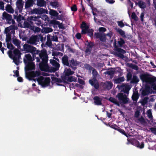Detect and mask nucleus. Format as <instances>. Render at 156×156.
I'll return each mask as SVG.
<instances>
[{
	"mask_svg": "<svg viewBox=\"0 0 156 156\" xmlns=\"http://www.w3.org/2000/svg\"><path fill=\"white\" fill-rule=\"evenodd\" d=\"M51 39L52 41L55 42L58 41V37L56 35H54V34H53V36L51 35Z\"/></svg>",
	"mask_w": 156,
	"mask_h": 156,
	"instance_id": "obj_54",
	"label": "nucleus"
},
{
	"mask_svg": "<svg viewBox=\"0 0 156 156\" xmlns=\"http://www.w3.org/2000/svg\"><path fill=\"white\" fill-rule=\"evenodd\" d=\"M108 124L109 127L116 130H117L119 127L116 124H113L112 123L109 122Z\"/></svg>",
	"mask_w": 156,
	"mask_h": 156,
	"instance_id": "obj_48",
	"label": "nucleus"
},
{
	"mask_svg": "<svg viewBox=\"0 0 156 156\" xmlns=\"http://www.w3.org/2000/svg\"><path fill=\"white\" fill-rule=\"evenodd\" d=\"M125 80V78L123 76L116 78L114 80V83L116 84L121 83Z\"/></svg>",
	"mask_w": 156,
	"mask_h": 156,
	"instance_id": "obj_31",
	"label": "nucleus"
},
{
	"mask_svg": "<svg viewBox=\"0 0 156 156\" xmlns=\"http://www.w3.org/2000/svg\"><path fill=\"white\" fill-rule=\"evenodd\" d=\"M6 11L10 13H13L14 10L11 5L7 4L5 7Z\"/></svg>",
	"mask_w": 156,
	"mask_h": 156,
	"instance_id": "obj_26",
	"label": "nucleus"
},
{
	"mask_svg": "<svg viewBox=\"0 0 156 156\" xmlns=\"http://www.w3.org/2000/svg\"><path fill=\"white\" fill-rule=\"evenodd\" d=\"M39 57L41 59L44 57L48 55L47 53L46 50H43L41 51V52L39 53Z\"/></svg>",
	"mask_w": 156,
	"mask_h": 156,
	"instance_id": "obj_33",
	"label": "nucleus"
},
{
	"mask_svg": "<svg viewBox=\"0 0 156 156\" xmlns=\"http://www.w3.org/2000/svg\"><path fill=\"white\" fill-rule=\"evenodd\" d=\"M62 79L64 83H67V81L69 82H75L76 80V78L72 76H68L67 77L63 76L62 78Z\"/></svg>",
	"mask_w": 156,
	"mask_h": 156,
	"instance_id": "obj_15",
	"label": "nucleus"
},
{
	"mask_svg": "<svg viewBox=\"0 0 156 156\" xmlns=\"http://www.w3.org/2000/svg\"><path fill=\"white\" fill-rule=\"evenodd\" d=\"M140 80L136 75H133V77L131 81V83H137Z\"/></svg>",
	"mask_w": 156,
	"mask_h": 156,
	"instance_id": "obj_37",
	"label": "nucleus"
},
{
	"mask_svg": "<svg viewBox=\"0 0 156 156\" xmlns=\"http://www.w3.org/2000/svg\"><path fill=\"white\" fill-rule=\"evenodd\" d=\"M94 103L95 105H102V100L98 96H96L93 98Z\"/></svg>",
	"mask_w": 156,
	"mask_h": 156,
	"instance_id": "obj_20",
	"label": "nucleus"
},
{
	"mask_svg": "<svg viewBox=\"0 0 156 156\" xmlns=\"http://www.w3.org/2000/svg\"><path fill=\"white\" fill-rule=\"evenodd\" d=\"M41 59H42V62H41L47 64V63L48 62V56L47 55L44 57H43V58H42Z\"/></svg>",
	"mask_w": 156,
	"mask_h": 156,
	"instance_id": "obj_62",
	"label": "nucleus"
},
{
	"mask_svg": "<svg viewBox=\"0 0 156 156\" xmlns=\"http://www.w3.org/2000/svg\"><path fill=\"white\" fill-rule=\"evenodd\" d=\"M132 143L133 145L140 149L143 148L144 147V143L143 142H142L141 143H140L138 141L135 140L133 141Z\"/></svg>",
	"mask_w": 156,
	"mask_h": 156,
	"instance_id": "obj_16",
	"label": "nucleus"
},
{
	"mask_svg": "<svg viewBox=\"0 0 156 156\" xmlns=\"http://www.w3.org/2000/svg\"><path fill=\"white\" fill-rule=\"evenodd\" d=\"M27 21L33 26L36 25L37 26H39L41 25V20H39L38 18L36 16L34 17L31 16L28 17L27 18Z\"/></svg>",
	"mask_w": 156,
	"mask_h": 156,
	"instance_id": "obj_8",
	"label": "nucleus"
},
{
	"mask_svg": "<svg viewBox=\"0 0 156 156\" xmlns=\"http://www.w3.org/2000/svg\"><path fill=\"white\" fill-rule=\"evenodd\" d=\"M92 74L93 75V78L89 81V83L92 86H94L96 89H98L99 87V83L97 80V77L98 75L97 71L94 68L92 69Z\"/></svg>",
	"mask_w": 156,
	"mask_h": 156,
	"instance_id": "obj_2",
	"label": "nucleus"
},
{
	"mask_svg": "<svg viewBox=\"0 0 156 156\" xmlns=\"http://www.w3.org/2000/svg\"><path fill=\"white\" fill-rule=\"evenodd\" d=\"M37 80L39 84L43 87H45L49 86L51 81L49 77L44 78L42 76H40Z\"/></svg>",
	"mask_w": 156,
	"mask_h": 156,
	"instance_id": "obj_5",
	"label": "nucleus"
},
{
	"mask_svg": "<svg viewBox=\"0 0 156 156\" xmlns=\"http://www.w3.org/2000/svg\"><path fill=\"white\" fill-rule=\"evenodd\" d=\"M23 48L24 51L27 52H30L32 53L34 58H35V54H38L39 52V51L36 50V48L27 44H24Z\"/></svg>",
	"mask_w": 156,
	"mask_h": 156,
	"instance_id": "obj_4",
	"label": "nucleus"
},
{
	"mask_svg": "<svg viewBox=\"0 0 156 156\" xmlns=\"http://www.w3.org/2000/svg\"><path fill=\"white\" fill-rule=\"evenodd\" d=\"M127 80L129 81L132 79V73L130 72H128L127 73L126 75Z\"/></svg>",
	"mask_w": 156,
	"mask_h": 156,
	"instance_id": "obj_50",
	"label": "nucleus"
},
{
	"mask_svg": "<svg viewBox=\"0 0 156 156\" xmlns=\"http://www.w3.org/2000/svg\"><path fill=\"white\" fill-rule=\"evenodd\" d=\"M113 85V84L112 82H109L107 83L106 85V87L108 90H109L112 89Z\"/></svg>",
	"mask_w": 156,
	"mask_h": 156,
	"instance_id": "obj_53",
	"label": "nucleus"
},
{
	"mask_svg": "<svg viewBox=\"0 0 156 156\" xmlns=\"http://www.w3.org/2000/svg\"><path fill=\"white\" fill-rule=\"evenodd\" d=\"M31 73L32 74V78L39 76L41 75V72L39 70L32 71Z\"/></svg>",
	"mask_w": 156,
	"mask_h": 156,
	"instance_id": "obj_25",
	"label": "nucleus"
},
{
	"mask_svg": "<svg viewBox=\"0 0 156 156\" xmlns=\"http://www.w3.org/2000/svg\"><path fill=\"white\" fill-rule=\"evenodd\" d=\"M34 3V1L33 0H27L25 4V8H28L32 6Z\"/></svg>",
	"mask_w": 156,
	"mask_h": 156,
	"instance_id": "obj_27",
	"label": "nucleus"
},
{
	"mask_svg": "<svg viewBox=\"0 0 156 156\" xmlns=\"http://www.w3.org/2000/svg\"><path fill=\"white\" fill-rule=\"evenodd\" d=\"M50 63L54 66L55 69H58L59 67V64L56 60L54 59H50Z\"/></svg>",
	"mask_w": 156,
	"mask_h": 156,
	"instance_id": "obj_22",
	"label": "nucleus"
},
{
	"mask_svg": "<svg viewBox=\"0 0 156 156\" xmlns=\"http://www.w3.org/2000/svg\"><path fill=\"white\" fill-rule=\"evenodd\" d=\"M114 73L115 71H114L110 70L105 72L104 74L110 76V77L112 78L113 77Z\"/></svg>",
	"mask_w": 156,
	"mask_h": 156,
	"instance_id": "obj_41",
	"label": "nucleus"
},
{
	"mask_svg": "<svg viewBox=\"0 0 156 156\" xmlns=\"http://www.w3.org/2000/svg\"><path fill=\"white\" fill-rule=\"evenodd\" d=\"M42 31L45 33H48L52 32L53 31V29L50 27H46L43 28Z\"/></svg>",
	"mask_w": 156,
	"mask_h": 156,
	"instance_id": "obj_38",
	"label": "nucleus"
},
{
	"mask_svg": "<svg viewBox=\"0 0 156 156\" xmlns=\"http://www.w3.org/2000/svg\"><path fill=\"white\" fill-rule=\"evenodd\" d=\"M7 53L9 57L11 59H12V60H13L14 55L12 54V51L11 50H9L8 51Z\"/></svg>",
	"mask_w": 156,
	"mask_h": 156,
	"instance_id": "obj_57",
	"label": "nucleus"
},
{
	"mask_svg": "<svg viewBox=\"0 0 156 156\" xmlns=\"http://www.w3.org/2000/svg\"><path fill=\"white\" fill-rule=\"evenodd\" d=\"M2 18L3 20H6L7 23L8 24H10L12 23L14 24L15 23L14 19H12V16L6 12H5L2 13Z\"/></svg>",
	"mask_w": 156,
	"mask_h": 156,
	"instance_id": "obj_7",
	"label": "nucleus"
},
{
	"mask_svg": "<svg viewBox=\"0 0 156 156\" xmlns=\"http://www.w3.org/2000/svg\"><path fill=\"white\" fill-rule=\"evenodd\" d=\"M108 100L110 102L117 105L118 106H119L120 105L118 101L114 98L110 97L109 98Z\"/></svg>",
	"mask_w": 156,
	"mask_h": 156,
	"instance_id": "obj_35",
	"label": "nucleus"
},
{
	"mask_svg": "<svg viewBox=\"0 0 156 156\" xmlns=\"http://www.w3.org/2000/svg\"><path fill=\"white\" fill-rule=\"evenodd\" d=\"M99 39L102 42H105L106 39V34L104 33H102Z\"/></svg>",
	"mask_w": 156,
	"mask_h": 156,
	"instance_id": "obj_47",
	"label": "nucleus"
},
{
	"mask_svg": "<svg viewBox=\"0 0 156 156\" xmlns=\"http://www.w3.org/2000/svg\"><path fill=\"white\" fill-rule=\"evenodd\" d=\"M24 63L26 65L25 68V71H27L35 69V65L34 62L32 61L30 62H27L24 60Z\"/></svg>",
	"mask_w": 156,
	"mask_h": 156,
	"instance_id": "obj_12",
	"label": "nucleus"
},
{
	"mask_svg": "<svg viewBox=\"0 0 156 156\" xmlns=\"http://www.w3.org/2000/svg\"><path fill=\"white\" fill-rule=\"evenodd\" d=\"M114 50L116 51L115 54V55L122 59L124 58L123 54L126 53L125 50L118 47L116 43L114 44Z\"/></svg>",
	"mask_w": 156,
	"mask_h": 156,
	"instance_id": "obj_6",
	"label": "nucleus"
},
{
	"mask_svg": "<svg viewBox=\"0 0 156 156\" xmlns=\"http://www.w3.org/2000/svg\"><path fill=\"white\" fill-rule=\"evenodd\" d=\"M117 32L123 37L124 38L126 37V34L124 31L121 29H118L117 30Z\"/></svg>",
	"mask_w": 156,
	"mask_h": 156,
	"instance_id": "obj_49",
	"label": "nucleus"
},
{
	"mask_svg": "<svg viewBox=\"0 0 156 156\" xmlns=\"http://www.w3.org/2000/svg\"><path fill=\"white\" fill-rule=\"evenodd\" d=\"M118 47L122 48L123 47V45L125 43V41L124 39L122 38L119 39V41H118Z\"/></svg>",
	"mask_w": 156,
	"mask_h": 156,
	"instance_id": "obj_39",
	"label": "nucleus"
},
{
	"mask_svg": "<svg viewBox=\"0 0 156 156\" xmlns=\"http://www.w3.org/2000/svg\"><path fill=\"white\" fill-rule=\"evenodd\" d=\"M132 98L134 101H137L139 98V95L137 91L133 93Z\"/></svg>",
	"mask_w": 156,
	"mask_h": 156,
	"instance_id": "obj_30",
	"label": "nucleus"
},
{
	"mask_svg": "<svg viewBox=\"0 0 156 156\" xmlns=\"http://www.w3.org/2000/svg\"><path fill=\"white\" fill-rule=\"evenodd\" d=\"M148 99V98L147 97L144 98L142 100V101L141 102V104L142 105H144L145 104H146L147 102V100Z\"/></svg>",
	"mask_w": 156,
	"mask_h": 156,
	"instance_id": "obj_59",
	"label": "nucleus"
},
{
	"mask_svg": "<svg viewBox=\"0 0 156 156\" xmlns=\"http://www.w3.org/2000/svg\"><path fill=\"white\" fill-rule=\"evenodd\" d=\"M62 62L64 66H67L71 68L73 70H75L77 68V66L80 62L77 61L74 58H71L69 60L68 57L65 55L62 57Z\"/></svg>",
	"mask_w": 156,
	"mask_h": 156,
	"instance_id": "obj_1",
	"label": "nucleus"
},
{
	"mask_svg": "<svg viewBox=\"0 0 156 156\" xmlns=\"http://www.w3.org/2000/svg\"><path fill=\"white\" fill-rule=\"evenodd\" d=\"M52 81L54 83H61L62 82L63 80L60 78L53 77L52 78Z\"/></svg>",
	"mask_w": 156,
	"mask_h": 156,
	"instance_id": "obj_43",
	"label": "nucleus"
},
{
	"mask_svg": "<svg viewBox=\"0 0 156 156\" xmlns=\"http://www.w3.org/2000/svg\"><path fill=\"white\" fill-rule=\"evenodd\" d=\"M11 39V34L10 33H8L6 35V38L5 39L6 42L7 43L9 42Z\"/></svg>",
	"mask_w": 156,
	"mask_h": 156,
	"instance_id": "obj_46",
	"label": "nucleus"
},
{
	"mask_svg": "<svg viewBox=\"0 0 156 156\" xmlns=\"http://www.w3.org/2000/svg\"><path fill=\"white\" fill-rule=\"evenodd\" d=\"M13 52L14 54L13 62L16 65H18L21 58L20 52L18 49L16 48L13 50Z\"/></svg>",
	"mask_w": 156,
	"mask_h": 156,
	"instance_id": "obj_9",
	"label": "nucleus"
},
{
	"mask_svg": "<svg viewBox=\"0 0 156 156\" xmlns=\"http://www.w3.org/2000/svg\"><path fill=\"white\" fill-rule=\"evenodd\" d=\"M31 71L30 72H27L26 71V76L27 78L30 79V78L32 77Z\"/></svg>",
	"mask_w": 156,
	"mask_h": 156,
	"instance_id": "obj_63",
	"label": "nucleus"
},
{
	"mask_svg": "<svg viewBox=\"0 0 156 156\" xmlns=\"http://www.w3.org/2000/svg\"><path fill=\"white\" fill-rule=\"evenodd\" d=\"M80 27L82 29L81 34L83 33H85L86 31L89 28V26L87 25L86 23L84 21L82 22Z\"/></svg>",
	"mask_w": 156,
	"mask_h": 156,
	"instance_id": "obj_18",
	"label": "nucleus"
},
{
	"mask_svg": "<svg viewBox=\"0 0 156 156\" xmlns=\"http://www.w3.org/2000/svg\"><path fill=\"white\" fill-rule=\"evenodd\" d=\"M150 88L148 86H146L144 88L141 90L140 91L142 96H144L149 94L150 93Z\"/></svg>",
	"mask_w": 156,
	"mask_h": 156,
	"instance_id": "obj_13",
	"label": "nucleus"
},
{
	"mask_svg": "<svg viewBox=\"0 0 156 156\" xmlns=\"http://www.w3.org/2000/svg\"><path fill=\"white\" fill-rule=\"evenodd\" d=\"M7 48L11 50H12L15 48L14 46L11 43H7Z\"/></svg>",
	"mask_w": 156,
	"mask_h": 156,
	"instance_id": "obj_51",
	"label": "nucleus"
},
{
	"mask_svg": "<svg viewBox=\"0 0 156 156\" xmlns=\"http://www.w3.org/2000/svg\"><path fill=\"white\" fill-rule=\"evenodd\" d=\"M49 14L51 16L56 17L57 16L58 13L55 10L50 9L49 12Z\"/></svg>",
	"mask_w": 156,
	"mask_h": 156,
	"instance_id": "obj_34",
	"label": "nucleus"
},
{
	"mask_svg": "<svg viewBox=\"0 0 156 156\" xmlns=\"http://www.w3.org/2000/svg\"><path fill=\"white\" fill-rule=\"evenodd\" d=\"M140 8L144 9L146 7L145 3L143 1H140L137 3Z\"/></svg>",
	"mask_w": 156,
	"mask_h": 156,
	"instance_id": "obj_45",
	"label": "nucleus"
},
{
	"mask_svg": "<svg viewBox=\"0 0 156 156\" xmlns=\"http://www.w3.org/2000/svg\"><path fill=\"white\" fill-rule=\"evenodd\" d=\"M46 10L43 8H40V9H35L32 10L30 11L31 14H41L42 13H45Z\"/></svg>",
	"mask_w": 156,
	"mask_h": 156,
	"instance_id": "obj_14",
	"label": "nucleus"
},
{
	"mask_svg": "<svg viewBox=\"0 0 156 156\" xmlns=\"http://www.w3.org/2000/svg\"><path fill=\"white\" fill-rule=\"evenodd\" d=\"M85 67L86 69H88L89 70H91L93 69L91 66L89 64H86L85 65Z\"/></svg>",
	"mask_w": 156,
	"mask_h": 156,
	"instance_id": "obj_61",
	"label": "nucleus"
},
{
	"mask_svg": "<svg viewBox=\"0 0 156 156\" xmlns=\"http://www.w3.org/2000/svg\"><path fill=\"white\" fill-rule=\"evenodd\" d=\"M50 5L54 7H58L59 6V3L58 1L51 2H50Z\"/></svg>",
	"mask_w": 156,
	"mask_h": 156,
	"instance_id": "obj_44",
	"label": "nucleus"
},
{
	"mask_svg": "<svg viewBox=\"0 0 156 156\" xmlns=\"http://www.w3.org/2000/svg\"><path fill=\"white\" fill-rule=\"evenodd\" d=\"M116 97H117L120 103L126 104L128 102V98L126 97L125 94H124L123 93H118Z\"/></svg>",
	"mask_w": 156,
	"mask_h": 156,
	"instance_id": "obj_11",
	"label": "nucleus"
},
{
	"mask_svg": "<svg viewBox=\"0 0 156 156\" xmlns=\"http://www.w3.org/2000/svg\"><path fill=\"white\" fill-rule=\"evenodd\" d=\"M50 23L53 25H55L57 24L58 25L59 24V22L58 21H57L56 20H53L50 21Z\"/></svg>",
	"mask_w": 156,
	"mask_h": 156,
	"instance_id": "obj_58",
	"label": "nucleus"
},
{
	"mask_svg": "<svg viewBox=\"0 0 156 156\" xmlns=\"http://www.w3.org/2000/svg\"><path fill=\"white\" fill-rule=\"evenodd\" d=\"M31 30L35 32H38L40 31L41 29L40 28L38 27H35V26H34V30Z\"/></svg>",
	"mask_w": 156,
	"mask_h": 156,
	"instance_id": "obj_64",
	"label": "nucleus"
},
{
	"mask_svg": "<svg viewBox=\"0 0 156 156\" xmlns=\"http://www.w3.org/2000/svg\"><path fill=\"white\" fill-rule=\"evenodd\" d=\"M130 87L129 85L126 86L123 89V91L124 93L128 94L129 93V90L130 89Z\"/></svg>",
	"mask_w": 156,
	"mask_h": 156,
	"instance_id": "obj_42",
	"label": "nucleus"
},
{
	"mask_svg": "<svg viewBox=\"0 0 156 156\" xmlns=\"http://www.w3.org/2000/svg\"><path fill=\"white\" fill-rule=\"evenodd\" d=\"M131 18L133 19L135 21H137L138 20V17L136 16V13L134 12H133L132 13Z\"/></svg>",
	"mask_w": 156,
	"mask_h": 156,
	"instance_id": "obj_52",
	"label": "nucleus"
},
{
	"mask_svg": "<svg viewBox=\"0 0 156 156\" xmlns=\"http://www.w3.org/2000/svg\"><path fill=\"white\" fill-rule=\"evenodd\" d=\"M37 5L40 7L45 6L46 2L44 0H37Z\"/></svg>",
	"mask_w": 156,
	"mask_h": 156,
	"instance_id": "obj_28",
	"label": "nucleus"
},
{
	"mask_svg": "<svg viewBox=\"0 0 156 156\" xmlns=\"http://www.w3.org/2000/svg\"><path fill=\"white\" fill-rule=\"evenodd\" d=\"M129 67L132 69L137 70L139 69L138 67L136 65L131 64L130 65Z\"/></svg>",
	"mask_w": 156,
	"mask_h": 156,
	"instance_id": "obj_60",
	"label": "nucleus"
},
{
	"mask_svg": "<svg viewBox=\"0 0 156 156\" xmlns=\"http://www.w3.org/2000/svg\"><path fill=\"white\" fill-rule=\"evenodd\" d=\"M85 45L86 47V48L85 51V53L88 55H90L93 47L95 45L94 43L87 41L86 42Z\"/></svg>",
	"mask_w": 156,
	"mask_h": 156,
	"instance_id": "obj_10",
	"label": "nucleus"
},
{
	"mask_svg": "<svg viewBox=\"0 0 156 156\" xmlns=\"http://www.w3.org/2000/svg\"><path fill=\"white\" fill-rule=\"evenodd\" d=\"M117 130L119 132L122 133V134L124 135L126 137H128L127 134L125 132V131L123 129H121L119 127V128Z\"/></svg>",
	"mask_w": 156,
	"mask_h": 156,
	"instance_id": "obj_56",
	"label": "nucleus"
},
{
	"mask_svg": "<svg viewBox=\"0 0 156 156\" xmlns=\"http://www.w3.org/2000/svg\"><path fill=\"white\" fill-rule=\"evenodd\" d=\"M71 68H66L64 71V76L67 77L72 75L74 73V72L72 71Z\"/></svg>",
	"mask_w": 156,
	"mask_h": 156,
	"instance_id": "obj_17",
	"label": "nucleus"
},
{
	"mask_svg": "<svg viewBox=\"0 0 156 156\" xmlns=\"http://www.w3.org/2000/svg\"><path fill=\"white\" fill-rule=\"evenodd\" d=\"M25 56L26 58H24L23 61L24 62V60L27 61V62H30L32 61L31 56L30 54H26Z\"/></svg>",
	"mask_w": 156,
	"mask_h": 156,
	"instance_id": "obj_32",
	"label": "nucleus"
},
{
	"mask_svg": "<svg viewBox=\"0 0 156 156\" xmlns=\"http://www.w3.org/2000/svg\"><path fill=\"white\" fill-rule=\"evenodd\" d=\"M13 43L18 48L20 47V42L17 39H14L13 40Z\"/></svg>",
	"mask_w": 156,
	"mask_h": 156,
	"instance_id": "obj_40",
	"label": "nucleus"
},
{
	"mask_svg": "<svg viewBox=\"0 0 156 156\" xmlns=\"http://www.w3.org/2000/svg\"><path fill=\"white\" fill-rule=\"evenodd\" d=\"M94 30L92 29L88 28L85 31V33H82V34H87V35L90 37L91 38H92L93 36V32Z\"/></svg>",
	"mask_w": 156,
	"mask_h": 156,
	"instance_id": "obj_24",
	"label": "nucleus"
},
{
	"mask_svg": "<svg viewBox=\"0 0 156 156\" xmlns=\"http://www.w3.org/2000/svg\"><path fill=\"white\" fill-rule=\"evenodd\" d=\"M23 5V3L22 2V0H18L16 2L17 8L19 10L20 12L22 10Z\"/></svg>",
	"mask_w": 156,
	"mask_h": 156,
	"instance_id": "obj_23",
	"label": "nucleus"
},
{
	"mask_svg": "<svg viewBox=\"0 0 156 156\" xmlns=\"http://www.w3.org/2000/svg\"><path fill=\"white\" fill-rule=\"evenodd\" d=\"M51 35L48 34L47 35V42L46 43V44L48 46H50L52 45V40L51 39Z\"/></svg>",
	"mask_w": 156,
	"mask_h": 156,
	"instance_id": "obj_29",
	"label": "nucleus"
},
{
	"mask_svg": "<svg viewBox=\"0 0 156 156\" xmlns=\"http://www.w3.org/2000/svg\"><path fill=\"white\" fill-rule=\"evenodd\" d=\"M23 26L24 28H28L31 30H33L34 29V26L30 23L27 20V21L24 22Z\"/></svg>",
	"mask_w": 156,
	"mask_h": 156,
	"instance_id": "obj_21",
	"label": "nucleus"
},
{
	"mask_svg": "<svg viewBox=\"0 0 156 156\" xmlns=\"http://www.w3.org/2000/svg\"><path fill=\"white\" fill-rule=\"evenodd\" d=\"M15 27V26H11L9 27L5 28V32L6 33H7L9 32L11 29H14L13 27Z\"/></svg>",
	"mask_w": 156,
	"mask_h": 156,
	"instance_id": "obj_55",
	"label": "nucleus"
},
{
	"mask_svg": "<svg viewBox=\"0 0 156 156\" xmlns=\"http://www.w3.org/2000/svg\"><path fill=\"white\" fill-rule=\"evenodd\" d=\"M37 39V37L35 35H32L28 41V43L31 44H36Z\"/></svg>",
	"mask_w": 156,
	"mask_h": 156,
	"instance_id": "obj_19",
	"label": "nucleus"
},
{
	"mask_svg": "<svg viewBox=\"0 0 156 156\" xmlns=\"http://www.w3.org/2000/svg\"><path fill=\"white\" fill-rule=\"evenodd\" d=\"M47 66V64L42 62H40L39 64V67L42 71H44L46 67Z\"/></svg>",
	"mask_w": 156,
	"mask_h": 156,
	"instance_id": "obj_36",
	"label": "nucleus"
},
{
	"mask_svg": "<svg viewBox=\"0 0 156 156\" xmlns=\"http://www.w3.org/2000/svg\"><path fill=\"white\" fill-rule=\"evenodd\" d=\"M140 78L143 82H144L153 86L156 81V77H150L148 74H142L140 75Z\"/></svg>",
	"mask_w": 156,
	"mask_h": 156,
	"instance_id": "obj_3",
	"label": "nucleus"
}]
</instances>
